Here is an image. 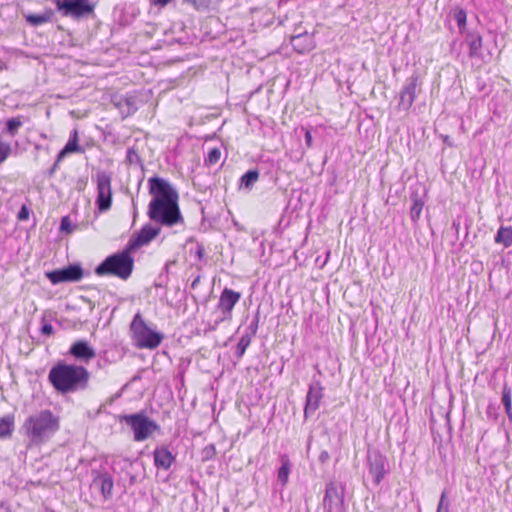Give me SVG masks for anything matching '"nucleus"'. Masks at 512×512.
<instances>
[{
    "label": "nucleus",
    "instance_id": "f257e3e1",
    "mask_svg": "<svg viewBox=\"0 0 512 512\" xmlns=\"http://www.w3.org/2000/svg\"><path fill=\"white\" fill-rule=\"evenodd\" d=\"M152 199L148 206L149 218L162 226L172 227L184 222L175 188L165 179L154 176L148 180Z\"/></svg>",
    "mask_w": 512,
    "mask_h": 512
},
{
    "label": "nucleus",
    "instance_id": "f03ea898",
    "mask_svg": "<svg viewBox=\"0 0 512 512\" xmlns=\"http://www.w3.org/2000/svg\"><path fill=\"white\" fill-rule=\"evenodd\" d=\"M90 372L82 365L63 361L55 364L48 373V381L60 394L84 391L89 386Z\"/></svg>",
    "mask_w": 512,
    "mask_h": 512
},
{
    "label": "nucleus",
    "instance_id": "7ed1b4c3",
    "mask_svg": "<svg viewBox=\"0 0 512 512\" xmlns=\"http://www.w3.org/2000/svg\"><path fill=\"white\" fill-rule=\"evenodd\" d=\"M59 429V417L50 410H41L30 415L22 425V430L31 446H39L47 442Z\"/></svg>",
    "mask_w": 512,
    "mask_h": 512
},
{
    "label": "nucleus",
    "instance_id": "20e7f679",
    "mask_svg": "<svg viewBox=\"0 0 512 512\" xmlns=\"http://www.w3.org/2000/svg\"><path fill=\"white\" fill-rule=\"evenodd\" d=\"M132 251L127 245L125 250L106 257L95 268V273L98 276L113 275L122 280H127L131 276L134 267V260L131 256Z\"/></svg>",
    "mask_w": 512,
    "mask_h": 512
},
{
    "label": "nucleus",
    "instance_id": "39448f33",
    "mask_svg": "<svg viewBox=\"0 0 512 512\" xmlns=\"http://www.w3.org/2000/svg\"><path fill=\"white\" fill-rule=\"evenodd\" d=\"M118 419L119 422L125 423L131 428L134 440L137 442L148 439L153 432L160 429V426L143 411L134 414L120 415Z\"/></svg>",
    "mask_w": 512,
    "mask_h": 512
},
{
    "label": "nucleus",
    "instance_id": "423d86ee",
    "mask_svg": "<svg viewBox=\"0 0 512 512\" xmlns=\"http://www.w3.org/2000/svg\"><path fill=\"white\" fill-rule=\"evenodd\" d=\"M130 330L139 348L155 349L163 340V334L151 330L140 313L135 314L130 324Z\"/></svg>",
    "mask_w": 512,
    "mask_h": 512
},
{
    "label": "nucleus",
    "instance_id": "0eeeda50",
    "mask_svg": "<svg viewBox=\"0 0 512 512\" xmlns=\"http://www.w3.org/2000/svg\"><path fill=\"white\" fill-rule=\"evenodd\" d=\"M345 487L342 483L329 481L326 483L325 495L323 498V509L325 512H344Z\"/></svg>",
    "mask_w": 512,
    "mask_h": 512
},
{
    "label": "nucleus",
    "instance_id": "6e6552de",
    "mask_svg": "<svg viewBox=\"0 0 512 512\" xmlns=\"http://www.w3.org/2000/svg\"><path fill=\"white\" fill-rule=\"evenodd\" d=\"M55 3L63 16L75 19L86 17L94 11V5L89 0H55Z\"/></svg>",
    "mask_w": 512,
    "mask_h": 512
},
{
    "label": "nucleus",
    "instance_id": "1a4fd4ad",
    "mask_svg": "<svg viewBox=\"0 0 512 512\" xmlns=\"http://www.w3.org/2000/svg\"><path fill=\"white\" fill-rule=\"evenodd\" d=\"M111 176L105 171L97 173L96 206L100 212H106L112 205Z\"/></svg>",
    "mask_w": 512,
    "mask_h": 512
},
{
    "label": "nucleus",
    "instance_id": "9d476101",
    "mask_svg": "<svg viewBox=\"0 0 512 512\" xmlns=\"http://www.w3.org/2000/svg\"><path fill=\"white\" fill-rule=\"evenodd\" d=\"M367 466L373 483L376 486L379 485L387 473L388 464L386 457L377 449H368Z\"/></svg>",
    "mask_w": 512,
    "mask_h": 512
},
{
    "label": "nucleus",
    "instance_id": "9b49d317",
    "mask_svg": "<svg viewBox=\"0 0 512 512\" xmlns=\"http://www.w3.org/2000/svg\"><path fill=\"white\" fill-rule=\"evenodd\" d=\"M46 277L52 284L77 282L83 277V269L79 264H70L61 269L47 272Z\"/></svg>",
    "mask_w": 512,
    "mask_h": 512
},
{
    "label": "nucleus",
    "instance_id": "f8f14e48",
    "mask_svg": "<svg viewBox=\"0 0 512 512\" xmlns=\"http://www.w3.org/2000/svg\"><path fill=\"white\" fill-rule=\"evenodd\" d=\"M418 75L413 74L406 79L399 93L398 109L400 111H408L413 105L416 98V89L418 86Z\"/></svg>",
    "mask_w": 512,
    "mask_h": 512
},
{
    "label": "nucleus",
    "instance_id": "ddd939ff",
    "mask_svg": "<svg viewBox=\"0 0 512 512\" xmlns=\"http://www.w3.org/2000/svg\"><path fill=\"white\" fill-rule=\"evenodd\" d=\"M241 298V293L229 288H224L219 297L217 308L220 310L222 317L220 321L232 318V310Z\"/></svg>",
    "mask_w": 512,
    "mask_h": 512
},
{
    "label": "nucleus",
    "instance_id": "4468645a",
    "mask_svg": "<svg viewBox=\"0 0 512 512\" xmlns=\"http://www.w3.org/2000/svg\"><path fill=\"white\" fill-rule=\"evenodd\" d=\"M323 398V387L318 380H314L309 385V390L306 395V404L304 408L305 417L312 415L320 405V401Z\"/></svg>",
    "mask_w": 512,
    "mask_h": 512
},
{
    "label": "nucleus",
    "instance_id": "2eb2a0df",
    "mask_svg": "<svg viewBox=\"0 0 512 512\" xmlns=\"http://www.w3.org/2000/svg\"><path fill=\"white\" fill-rule=\"evenodd\" d=\"M160 233V228L154 227L152 225H145L141 228V230L135 233L128 241L127 245L130 250H136L150 241H152L155 237Z\"/></svg>",
    "mask_w": 512,
    "mask_h": 512
},
{
    "label": "nucleus",
    "instance_id": "dca6fc26",
    "mask_svg": "<svg viewBox=\"0 0 512 512\" xmlns=\"http://www.w3.org/2000/svg\"><path fill=\"white\" fill-rule=\"evenodd\" d=\"M68 354L80 363H89L95 358L96 352L86 340H77L69 348Z\"/></svg>",
    "mask_w": 512,
    "mask_h": 512
},
{
    "label": "nucleus",
    "instance_id": "f3484780",
    "mask_svg": "<svg viewBox=\"0 0 512 512\" xmlns=\"http://www.w3.org/2000/svg\"><path fill=\"white\" fill-rule=\"evenodd\" d=\"M92 486L97 488L103 498L108 500L112 497V489L114 486L113 478L108 472L92 471Z\"/></svg>",
    "mask_w": 512,
    "mask_h": 512
},
{
    "label": "nucleus",
    "instance_id": "a211bd4d",
    "mask_svg": "<svg viewBox=\"0 0 512 512\" xmlns=\"http://www.w3.org/2000/svg\"><path fill=\"white\" fill-rule=\"evenodd\" d=\"M290 43L293 49L299 54H305L314 48L313 37L306 32L292 36Z\"/></svg>",
    "mask_w": 512,
    "mask_h": 512
},
{
    "label": "nucleus",
    "instance_id": "6ab92c4d",
    "mask_svg": "<svg viewBox=\"0 0 512 512\" xmlns=\"http://www.w3.org/2000/svg\"><path fill=\"white\" fill-rule=\"evenodd\" d=\"M465 43L469 48L470 58L482 57V37L477 31H467L465 33Z\"/></svg>",
    "mask_w": 512,
    "mask_h": 512
},
{
    "label": "nucleus",
    "instance_id": "aec40b11",
    "mask_svg": "<svg viewBox=\"0 0 512 512\" xmlns=\"http://www.w3.org/2000/svg\"><path fill=\"white\" fill-rule=\"evenodd\" d=\"M153 456L155 466L164 470L170 469L175 461V456L166 446L157 447L154 450Z\"/></svg>",
    "mask_w": 512,
    "mask_h": 512
},
{
    "label": "nucleus",
    "instance_id": "412c9836",
    "mask_svg": "<svg viewBox=\"0 0 512 512\" xmlns=\"http://www.w3.org/2000/svg\"><path fill=\"white\" fill-rule=\"evenodd\" d=\"M15 428V417L13 414H7L0 417V439L8 438L12 435Z\"/></svg>",
    "mask_w": 512,
    "mask_h": 512
},
{
    "label": "nucleus",
    "instance_id": "4be33fe9",
    "mask_svg": "<svg viewBox=\"0 0 512 512\" xmlns=\"http://www.w3.org/2000/svg\"><path fill=\"white\" fill-rule=\"evenodd\" d=\"M52 17H53L52 10H46L45 12L40 13V14L25 15V19H26L27 23L34 27H37V26H40L47 22H50Z\"/></svg>",
    "mask_w": 512,
    "mask_h": 512
},
{
    "label": "nucleus",
    "instance_id": "5701e85b",
    "mask_svg": "<svg viewBox=\"0 0 512 512\" xmlns=\"http://www.w3.org/2000/svg\"><path fill=\"white\" fill-rule=\"evenodd\" d=\"M495 242L508 248L512 245V227L501 226L495 236Z\"/></svg>",
    "mask_w": 512,
    "mask_h": 512
},
{
    "label": "nucleus",
    "instance_id": "b1692460",
    "mask_svg": "<svg viewBox=\"0 0 512 512\" xmlns=\"http://www.w3.org/2000/svg\"><path fill=\"white\" fill-rule=\"evenodd\" d=\"M281 466L278 469L277 478L278 481L282 483L283 486H285L288 482V477L291 470V463L289 460V457L287 455H281L280 458Z\"/></svg>",
    "mask_w": 512,
    "mask_h": 512
},
{
    "label": "nucleus",
    "instance_id": "393cba45",
    "mask_svg": "<svg viewBox=\"0 0 512 512\" xmlns=\"http://www.w3.org/2000/svg\"><path fill=\"white\" fill-rule=\"evenodd\" d=\"M410 199L412 201V206L410 208V217L411 220L414 223H416L420 218L424 206V201L418 196L417 193H412Z\"/></svg>",
    "mask_w": 512,
    "mask_h": 512
},
{
    "label": "nucleus",
    "instance_id": "a878e982",
    "mask_svg": "<svg viewBox=\"0 0 512 512\" xmlns=\"http://www.w3.org/2000/svg\"><path fill=\"white\" fill-rule=\"evenodd\" d=\"M22 125H23V121L21 120V117H13V118L7 119L3 133L9 135L10 137H14L17 135V133H18L19 129L22 127Z\"/></svg>",
    "mask_w": 512,
    "mask_h": 512
},
{
    "label": "nucleus",
    "instance_id": "bb28decb",
    "mask_svg": "<svg viewBox=\"0 0 512 512\" xmlns=\"http://www.w3.org/2000/svg\"><path fill=\"white\" fill-rule=\"evenodd\" d=\"M259 179L258 170H248L240 179V185L246 189H251L255 182Z\"/></svg>",
    "mask_w": 512,
    "mask_h": 512
},
{
    "label": "nucleus",
    "instance_id": "cd10ccee",
    "mask_svg": "<svg viewBox=\"0 0 512 512\" xmlns=\"http://www.w3.org/2000/svg\"><path fill=\"white\" fill-rule=\"evenodd\" d=\"M65 149V152L70 153H83V148L79 146L78 144V132L77 130H74L73 133L70 135V138L68 142L63 147Z\"/></svg>",
    "mask_w": 512,
    "mask_h": 512
},
{
    "label": "nucleus",
    "instance_id": "c85d7f7f",
    "mask_svg": "<svg viewBox=\"0 0 512 512\" xmlns=\"http://www.w3.org/2000/svg\"><path fill=\"white\" fill-rule=\"evenodd\" d=\"M141 464L137 461H131L129 459L123 460V470H125L126 475L129 477V484L133 485L137 481V477L134 474L136 466H140Z\"/></svg>",
    "mask_w": 512,
    "mask_h": 512
},
{
    "label": "nucleus",
    "instance_id": "c756f323",
    "mask_svg": "<svg viewBox=\"0 0 512 512\" xmlns=\"http://www.w3.org/2000/svg\"><path fill=\"white\" fill-rule=\"evenodd\" d=\"M252 341L251 334H243L236 346L235 357L239 360L245 354L246 349Z\"/></svg>",
    "mask_w": 512,
    "mask_h": 512
},
{
    "label": "nucleus",
    "instance_id": "7c9ffc66",
    "mask_svg": "<svg viewBox=\"0 0 512 512\" xmlns=\"http://www.w3.org/2000/svg\"><path fill=\"white\" fill-rule=\"evenodd\" d=\"M126 162L129 165L136 164V165L140 166L141 168L143 167L141 157L139 156L135 147L128 148L127 153H126Z\"/></svg>",
    "mask_w": 512,
    "mask_h": 512
},
{
    "label": "nucleus",
    "instance_id": "2f4dec72",
    "mask_svg": "<svg viewBox=\"0 0 512 512\" xmlns=\"http://www.w3.org/2000/svg\"><path fill=\"white\" fill-rule=\"evenodd\" d=\"M221 158V151L218 147H214L208 151L207 157L205 158V165L212 166L219 162Z\"/></svg>",
    "mask_w": 512,
    "mask_h": 512
},
{
    "label": "nucleus",
    "instance_id": "473e14b6",
    "mask_svg": "<svg viewBox=\"0 0 512 512\" xmlns=\"http://www.w3.org/2000/svg\"><path fill=\"white\" fill-rule=\"evenodd\" d=\"M12 146L10 143L0 138V165L3 164L12 154Z\"/></svg>",
    "mask_w": 512,
    "mask_h": 512
},
{
    "label": "nucleus",
    "instance_id": "72a5a7b5",
    "mask_svg": "<svg viewBox=\"0 0 512 512\" xmlns=\"http://www.w3.org/2000/svg\"><path fill=\"white\" fill-rule=\"evenodd\" d=\"M454 19L457 22L458 28L461 33L464 32L466 27L467 14L463 9H458L454 13Z\"/></svg>",
    "mask_w": 512,
    "mask_h": 512
},
{
    "label": "nucleus",
    "instance_id": "f704fd0d",
    "mask_svg": "<svg viewBox=\"0 0 512 512\" xmlns=\"http://www.w3.org/2000/svg\"><path fill=\"white\" fill-rule=\"evenodd\" d=\"M511 394V388L505 383L502 388V403L504 405L505 410H509L510 408H512Z\"/></svg>",
    "mask_w": 512,
    "mask_h": 512
},
{
    "label": "nucleus",
    "instance_id": "c9c22d12",
    "mask_svg": "<svg viewBox=\"0 0 512 512\" xmlns=\"http://www.w3.org/2000/svg\"><path fill=\"white\" fill-rule=\"evenodd\" d=\"M216 455V448L214 444L205 446L201 451L202 461H208Z\"/></svg>",
    "mask_w": 512,
    "mask_h": 512
},
{
    "label": "nucleus",
    "instance_id": "e433bc0d",
    "mask_svg": "<svg viewBox=\"0 0 512 512\" xmlns=\"http://www.w3.org/2000/svg\"><path fill=\"white\" fill-rule=\"evenodd\" d=\"M259 313H257L253 320L250 322L249 326L247 327V331L245 334H251V338L256 335L258 326H259Z\"/></svg>",
    "mask_w": 512,
    "mask_h": 512
},
{
    "label": "nucleus",
    "instance_id": "4c0bfd02",
    "mask_svg": "<svg viewBox=\"0 0 512 512\" xmlns=\"http://www.w3.org/2000/svg\"><path fill=\"white\" fill-rule=\"evenodd\" d=\"M438 511H449V501L447 499L446 491H443L437 507Z\"/></svg>",
    "mask_w": 512,
    "mask_h": 512
},
{
    "label": "nucleus",
    "instance_id": "58836bf2",
    "mask_svg": "<svg viewBox=\"0 0 512 512\" xmlns=\"http://www.w3.org/2000/svg\"><path fill=\"white\" fill-rule=\"evenodd\" d=\"M191 4L196 10L204 9L208 6L209 0H184Z\"/></svg>",
    "mask_w": 512,
    "mask_h": 512
},
{
    "label": "nucleus",
    "instance_id": "ea45409f",
    "mask_svg": "<svg viewBox=\"0 0 512 512\" xmlns=\"http://www.w3.org/2000/svg\"><path fill=\"white\" fill-rule=\"evenodd\" d=\"M60 230L66 233H71L73 231V228L68 217H63L61 219Z\"/></svg>",
    "mask_w": 512,
    "mask_h": 512
},
{
    "label": "nucleus",
    "instance_id": "a19ab883",
    "mask_svg": "<svg viewBox=\"0 0 512 512\" xmlns=\"http://www.w3.org/2000/svg\"><path fill=\"white\" fill-rule=\"evenodd\" d=\"M29 209L26 205H22V207L20 208L19 212H18V215H17V218L18 220L20 221H25L29 218Z\"/></svg>",
    "mask_w": 512,
    "mask_h": 512
},
{
    "label": "nucleus",
    "instance_id": "79ce46f5",
    "mask_svg": "<svg viewBox=\"0 0 512 512\" xmlns=\"http://www.w3.org/2000/svg\"><path fill=\"white\" fill-rule=\"evenodd\" d=\"M54 332L53 326L49 323H44L41 327V333L46 336L52 335Z\"/></svg>",
    "mask_w": 512,
    "mask_h": 512
},
{
    "label": "nucleus",
    "instance_id": "37998d69",
    "mask_svg": "<svg viewBox=\"0 0 512 512\" xmlns=\"http://www.w3.org/2000/svg\"><path fill=\"white\" fill-rule=\"evenodd\" d=\"M329 458H330V455H329L328 451H326V450L322 451L319 455V461L321 463H326L329 460Z\"/></svg>",
    "mask_w": 512,
    "mask_h": 512
},
{
    "label": "nucleus",
    "instance_id": "c03bdc74",
    "mask_svg": "<svg viewBox=\"0 0 512 512\" xmlns=\"http://www.w3.org/2000/svg\"><path fill=\"white\" fill-rule=\"evenodd\" d=\"M152 4L156 5V6H159V7H164L166 6L171 0H150Z\"/></svg>",
    "mask_w": 512,
    "mask_h": 512
},
{
    "label": "nucleus",
    "instance_id": "a18cd8bd",
    "mask_svg": "<svg viewBox=\"0 0 512 512\" xmlns=\"http://www.w3.org/2000/svg\"><path fill=\"white\" fill-rule=\"evenodd\" d=\"M67 154H69V153H68V152H65V149H64V148H62V149L59 151V153H58V155H57V157H56V162H57V163H60V162L64 159V157H65Z\"/></svg>",
    "mask_w": 512,
    "mask_h": 512
},
{
    "label": "nucleus",
    "instance_id": "49530a36",
    "mask_svg": "<svg viewBox=\"0 0 512 512\" xmlns=\"http://www.w3.org/2000/svg\"><path fill=\"white\" fill-rule=\"evenodd\" d=\"M59 167V163H57L56 161L54 162V164L52 165V167L48 170V176L51 177L54 175V173L56 172V170L58 169Z\"/></svg>",
    "mask_w": 512,
    "mask_h": 512
},
{
    "label": "nucleus",
    "instance_id": "de8ad7c7",
    "mask_svg": "<svg viewBox=\"0 0 512 512\" xmlns=\"http://www.w3.org/2000/svg\"><path fill=\"white\" fill-rule=\"evenodd\" d=\"M305 142L308 146H311V143H312V135L310 133V131H306L305 133Z\"/></svg>",
    "mask_w": 512,
    "mask_h": 512
},
{
    "label": "nucleus",
    "instance_id": "09e8293b",
    "mask_svg": "<svg viewBox=\"0 0 512 512\" xmlns=\"http://www.w3.org/2000/svg\"><path fill=\"white\" fill-rule=\"evenodd\" d=\"M196 253H197V256H198L199 259H201L203 257V255H204V248H203L202 245H199L197 247V252Z\"/></svg>",
    "mask_w": 512,
    "mask_h": 512
},
{
    "label": "nucleus",
    "instance_id": "8fccbe9b",
    "mask_svg": "<svg viewBox=\"0 0 512 512\" xmlns=\"http://www.w3.org/2000/svg\"><path fill=\"white\" fill-rule=\"evenodd\" d=\"M0 512H10L9 507L4 502H0Z\"/></svg>",
    "mask_w": 512,
    "mask_h": 512
},
{
    "label": "nucleus",
    "instance_id": "3c124183",
    "mask_svg": "<svg viewBox=\"0 0 512 512\" xmlns=\"http://www.w3.org/2000/svg\"><path fill=\"white\" fill-rule=\"evenodd\" d=\"M199 281H200V276H197L191 283V287L194 289L197 287V285L199 284Z\"/></svg>",
    "mask_w": 512,
    "mask_h": 512
},
{
    "label": "nucleus",
    "instance_id": "603ef678",
    "mask_svg": "<svg viewBox=\"0 0 512 512\" xmlns=\"http://www.w3.org/2000/svg\"><path fill=\"white\" fill-rule=\"evenodd\" d=\"M505 412L507 414L509 421L512 422V408H510L509 410H505Z\"/></svg>",
    "mask_w": 512,
    "mask_h": 512
},
{
    "label": "nucleus",
    "instance_id": "864d4df0",
    "mask_svg": "<svg viewBox=\"0 0 512 512\" xmlns=\"http://www.w3.org/2000/svg\"><path fill=\"white\" fill-rule=\"evenodd\" d=\"M437 512H449V511H443V510H441V511H438V510H437Z\"/></svg>",
    "mask_w": 512,
    "mask_h": 512
}]
</instances>
